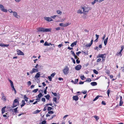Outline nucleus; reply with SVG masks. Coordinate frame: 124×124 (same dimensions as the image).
Wrapping results in <instances>:
<instances>
[{
  "instance_id": "obj_17",
  "label": "nucleus",
  "mask_w": 124,
  "mask_h": 124,
  "mask_svg": "<svg viewBox=\"0 0 124 124\" xmlns=\"http://www.w3.org/2000/svg\"><path fill=\"white\" fill-rule=\"evenodd\" d=\"M1 99L2 100H3L4 101H6V97L3 94L2 96V97Z\"/></svg>"
},
{
  "instance_id": "obj_31",
  "label": "nucleus",
  "mask_w": 124,
  "mask_h": 124,
  "mask_svg": "<svg viewBox=\"0 0 124 124\" xmlns=\"http://www.w3.org/2000/svg\"><path fill=\"white\" fill-rule=\"evenodd\" d=\"M100 96L98 95L93 100V101H94L97 99Z\"/></svg>"
},
{
  "instance_id": "obj_27",
  "label": "nucleus",
  "mask_w": 124,
  "mask_h": 124,
  "mask_svg": "<svg viewBox=\"0 0 124 124\" xmlns=\"http://www.w3.org/2000/svg\"><path fill=\"white\" fill-rule=\"evenodd\" d=\"M93 72L94 73H95L96 74H98V72L96 70H95V69L93 70Z\"/></svg>"
},
{
  "instance_id": "obj_42",
  "label": "nucleus",
  "mask_w": 124,
  "mask_h": 124,
  "mask_svg": "<svg viewBox=\"0 0 124 124\" xmlns=\"http://www.w3.org/2000/svg\"><path fill=\"white\" fill-rule=\"evenodd\" d=\"M48 113L49 114H53L54 113V112L52 111H49Z\"/></svg>"
},
{
  "instance_id": "obj_50",
  "label": "nucleus",
  "mask_w": 124,
  "mask_h": 124,
  "mask_svg": "<svg viewBox=\"0 0 124 124\" xmlns=\"http://www.w3.org/2000/svg\"><path fill=\"white\" fill-rule=\"evenodd\" d=\"M8 11L10 13H13V12L12 10L11 9H8Z\"/></svg>"
},
{
  "instance_id": "obj_61",
  "label": "nucleus",
  "mask_w": 124,
  "mask_h": 124,
  "mask_svg": "<svg viewBox=\"0 0 124 124\" xmlns=\"http://www.w3.org/2000/svg\"><path fill=\"white\" fill-rule=\"evenodd\" d=\"M118 97H120V101H122V96H120V95H119V96H118Z\"/></svg>"
},
{
  "instance_id": "obj_36",
  "label": "nucleus",
  "mask_w": 124,
  "mask_h": 124,
  "mask_svg": "<svg viewBox=\"0 0 124 124\" xmlns=\"http://www.w3.org/2000/svg\"><path fill=\"white\" fill-rule=\"evenodd\" d=\"M18 108V107H17L16 108H15L14 109V111L16 113L17 112V109Z\"/></svg>"
},
{
  "instance_id": "obj_34",
  "label": "nucleus",
  "mask_w": 124,
  "mask_h": 124,
  "mask_svg": "<svg viewBox=\"0 0 124 124\" xmlns=\"http://www.w3.org/2000/svg\"><path fill=\"white\" fill-rule=\"evenodd\" d=\"M9 82H10V84H11V87L12 86H14L13 83V82L11 80H9Z\"/></svg>"
},
{
  "instance_id": "obj_55",
  "label": "nucleus",
  "mask_w": 124,
  "mask_h": 124,
  "mask_svg": "<svg viewBox=\"0 0 124 124\" xmlns=\"http://www.w3.org/2000/svg\"><path fill=\"white\" fill-rule=\"evenodd\" d=\"M101 104L103 105H105L106 104L105 101H102V102Z\"/></svg>"
},
{
  "instance_id": "obj_44",
  "label": "nucleus",
  "mask_w": 124,
  "mask_h": 124,
  "mask_svg": "<svg viewBox=\"0 0 124 124\" xmlns=\"http://www.w3.org/2000/svg\"><path fill=\"white\" fill-rule=\"evenodd\" d=\"M52 109V108L51 107H48V108H47V110L48 111H49V110H51Z\"/></svg>"
},
{
  "instance_id": "obj_11",
  "label": "nucleus",
  "mask_w": 124,
  "mask_h": 124,
  "mask_svg": "<svg viewBox=\"0 0 124 124\" xmlns=\"http://www.w3.org/2000/svg\"><path fill=\"white\" fill-rule=\"evenodd\" d=\"M78 97L77 96H73V99L75 101H77L78 99Z\"/></svg>"
},
{
  "instance_id": "obj_10",
  "label": "nucleus",
  "mask_w": 124,
  "mask_h": 124,
  "mask_svg": "<svg viewBox=\"0 0 124 124\" xmlns=\"http://www.w3.org/2000/svg\"><path fill=\"white\" fill-rule=\"evenodd\" d=\"M105 54H99L98 55V57H101L102 58H103L104 57H105Z\"/></svg>"
},
{
  "instance_id": "obj_41",
  "label": "nucleus",
  "mask_w": 124,
  "mask_h": 124,
  "mask_svg": "<svg viewBox=\"0 0 124 124\" xmlns=\"http://www.w3.org/2000/svg\"><path fill=\"white\" fill-rule=\"evenodd\" d=\"M58 16L57 15H55L51 16V18H52L53 19H54L56 16Z\"/></svg>"
},
{
  "instance_id": "obj_35",
  "label": "nucleus",
  "mask_w": 124,
  "mask_h": 124,
  "mask_svg": "<svg viewBox=\"0 0 124 124\" xmlns=\"http://www.w3.org/2000/svg\"><path fill=\"white\" fill-rule=\"evenodd\" d=\"M91 45H92L90 43H89L88 44H86V45L85 46L87 47H90Z\"/></svg>"
},
{
  "instance_id": "obj_1",
  "label": "nucleus",
  "mask_w": 124,
  "mask_h": 124,
  "mask_svg": "<svg viewBox=\"0 0 124 124\" xmlns=\"http://www.w3.org/2000/svg\"><path fill=\"white\" fill-rule=\"evenodd\" d=\"M90 8L85 6H83L81 7V9H79L78 10L77 13L80 14H86L88 13L90 10Z\"/></svg>"
},
{
  "instance_id": "obj_51",
  "label": "nucleus",
  "mask_w": 124,
  "mask_h": 124,
  "mask_svg": "<svg viewBox=\"0 0 124 124\" xmlns=\"http://www.w3.org/2000/svg\"><path fill=\"white\" fill-rule=\"evenodd\" d=\"M41 100L44 102H45L46 101L45 99V98H43Z\"/></svg>"
},
{
  "instance_id": "obj_64",
  "label": "nucleus",
  "mask_w": 124,
  "mask_h": 124,
  "mask_svg": "<svg viewBox=\"0 0 124 124\" xmlns=\"http://www.w3.org/2000/svg\"><path fill=\"white\" fill-rule=\"evenodd\" d=\"M95 36L96 39H98L99 38V36L96 34L95 35Z\"/></svg>"
},
{
  "instance_id": "obj_52",
  "label": "nucleus",
  "mask_w": 124,
  "mask_h": 124,
  "mask_svg": "<svg viewBox=\"0 0 124 124\" xmlns=\"http://www.w3.org/2000/svg\"><path fill=\"white\" fill-rule=\"evenodd\" d=\"M48 78H49V80L51 81L52 80V78L51 76H49L48 77Z\"/></svg>"
},
{
  "instance_id": "obj_22",
  "label": "nucleus",
  "mask_w": 124,
  "mask_h": 124,
  "mask_svg": "<svg viewBox=\"0 0 124 124\" xmlns=\"http://www.w3.org/2000/svg\"><path fill=\"white\" fill-rule=\"evenodd\" d=\"M40 110H37L35 111L33 113L34 114H36L37 113H39Z\"/></svg>"
},
{
  "instance_id": "obj_5",
  "label": "nucleus",
  "mask_w": 124,
  "mask_h": 124,
  "mask_svg": "<svg viewBox=\"0 0 124 124\" xmlns=\"http://www.w3.org/2000/svg\"><path fill=\"white\" fill-rule=\"evenodd\" d=\"M4 7L3 5L1 4H0V8L1 10L2 11L7 12L8 11V10L7 9L4 8Z\"/></svg>"
},
{
  "instance_id": "obj_8",
  "label": "nucleus",
  "mask_w": 124,
  "mask_h": 124,
  "mask_svg": "<svg viewBox=\"0 0 124 124\" xmlns=\"http://www.w3.org/2000/svg\"><path fill=\"white\" fill-rule=\"evenodd\" d=\"M81 67L82 66L81 65H78L76 66L75 67V69L77 70H78L81 69Z\"/></svg>"
},
{
  "instance_id": "obj_60",
  "label": "nucleus",
  "mask_w": 124,
  "mask_h": 124,
  "mask_svg": "<svg viewBox=\"0 0 124 124\" xmlns=\"http://www.w3.org/2000/svg\"><path fill=\"white\" fill-rule=\"evenodd\" d=\"M79 59V58H78V59H77L76 60V62L77 63H79L80 62V61H78V59Z\"/></svg>"
},
{
  "instance_id": "obj_46",
  "label": "nucleus",
  "mask_w": 124,
  "mask_h": 124,
  "mask_svg": "<svg viewBox=\"0 0 124 124\" xmlns=\"http://www.w3.org/2000/svg\"><path fill=\"white\" fill-rule=\"evenodd\" d=\"M78 79H76L75 80V82L74 83V84H76L78 82Z\"/></svg>"
},
{
  "instance_id": "obj_19",
  "label": "nucleus",
  "mask_w": 124,
  "mask_h": 124,
  "mask_svg": "<svg viewBox=\"0 0 124 124\" xmlns=\"http://www.w3.org/2000/svg\"><path fill=\"white\" fill-rule=\"evenodd\" d=\"M22 104L21 105V107L24 106L25 105V101L23 100H22Z\"/></svg>"
},
{
  "instance_id": "obj_32",
  "label": "nucleus",
  "mask_w": 124,
  "mask_h": 124,
  "mask_svg": "<svg viewBox=\"0 0 124 124\" xmlns=\"http://www.w3.org/2000/svg\"><path fill=\"white\" fill-rule=\"evenodd\" d=\"M38 90V89H34V90L32 91V92L33 93H36Z\"/></svg>"
},
{
  "instance_id": "obj_14",
  "label": "nucleus",
  "mask_w": 124,
  "mask_h": 124,
  "mask_svg": "<svg viewBox=\"0 0 124 124\" xmlns=\"http://www.w3.org/2000/svg\"><path fill=\"white\" fill-rule=\"evenodd\" d=\"M77 43V42L76 41L72 43L70 46L72 47H74L75 45H76Z\"/></svg>"
},
{
  "instance_id": "obj_20",
  "label": "nucleus",
  "mask_w": 124,
  "mask_h": 124,
  "mask_svg": "<svg viewBox=\"0 0 124 124\" xmlns=\"http://www.w3.org/2000/svg\"><path fill=\"white\" fill-rule=\"evenodd\" d=\"M34 73L38 72L39 71L38 69H32Z\"/></svg>"
},
{
  "instance_id": "obj_3",
  "label": "nucleus",
  "mask_w": 124,
  "mask_h": 124,
  "mask_svg": "<svg viewBox=\"0 0 124 124\" xmlns=\"http://www.w3.org/2000/svg\"><path fill=\"white\" fill-rule=\"evenodd\" d=\"M19 105V102L18 101V100L17 99H15L13 103L12 106V108H14L16 107V106Z\"/></svg>"
},
{
  "instance_id": "obj_33",
  "label": "nucleus",
  "mask_w": 124,
  "mask_h": 124,
  "mask_svg": "<svg viewBox=\"0 0 124 124\" xmlns=\"http://www.w3.org/2000/svg\"><path fill=\"white\" fill-rule=\"evenodd\" d=\"M59 25L61 26L64 27V23H61L59 24Z\"/></svg>"
},
{
  "instance_id": "obj_53",
  "label": "nucleus",
  "mask_w": 124,
  "mask_h": 124,
  "mask_svg": "<svg viewBox=\"0 0 124 124\" xmlns=\"http://www.w3.org/2000/svg\"><path fill=\"white\" fill-rule=\"evenodd\" d=\"M84 78H85V77L84 76V75H83L82 76H81V78L82 80H84Z\"/></svg>"
},
{
  "instance_id": "obj_6",
  "label": "nucleus",
  "mask_w": 124,
  "mask_h": 124,
  "mask_svg": "<svg viewBox=\"0 0 124 124\" xmlns=\"http://www.w3.org/2000/svg\"><path fill=\"white\" fill-rule=\"evenodd\" d=\"M44 19L48 22L53 21V19L51 17H44Z\"/></svg>"
},
{
  "instance_id": "obj_56",
  "label": "nucleus",
  "mask_w": 124,
  "mask_h": 124,
  "mask_svg": "<svg viewBox=\"0 0 124 124\" xmlns=\"http://www.w3.org/2000/svg\"><path fill=\"white\" fill-rule=\"evenodd\" d=\"M52 103L49 104H47L46 105V106L47 107L48 105H50V106H52Z\"/></svg>"
},
{
  "instance_id": "obj_28",
  "label": "nucleus",
  "mask_w": 124,
  "mask_h": 124,
  "mask_svg": "<svg viewBox=\"0 0 124 124\" xmlns=\"http://www.w3.org/2000/svg\"><path fill=\"white\" fill-rule=\"evenodd\" d=\"M43 96V95H42V94L40 93H39V94L38 95V97L39 98H40L41 97Z\"/></svg>"
},
{
  "instance_id": "obj_57",
  "label": "nucleus",
  "mask_w": 124,
  "mask_h": 124,
  "mask_svg": "<svg viewBox=\"0 0 124 124\" xmlns=\"http://www.w3.org/2000/svg\"><path fill=\"white\" fill-rule=\"evenodd\" d=\"M71 52L72 53V54L73 55H75V53H74V52L72 50L71 51Z\"/></svg>"
},
{
  "instance_id": "obj_13",
  "label": "nucleus",
  "mask_w": 124,
  "mask_h": 124,
  "mask_svg": "<svg viewBox=\"0 0 124 124\" xmlns=\"http://www.w3.org/2000/svg\"><path fill=\"white\" fill-rule=\"evenodd\" d=\"M6 108V107L5 106L3 108L1 109L2 113L3 114L5 112V109Z\"/></svg>"
},
{
  "instance_id": "obj_15",
  "label": "nucleus",
  "mask_w": 124,
  "mask_h": 124,
  "mask_svg": "<svg viewBox=\"0 0 124 124\" xmlns=\"http://www.w3.org/2000/svg\"><path fill=\"white\" fill-rule=\"evenodd\" d=\"M56 13L58 14H59L60 15H61L62 13V12L61 11L59 10H57L56 11Z\"/></svg>"
},
{
  "instance_id": "obj_30",
  "label": "nucleus",
  "mask_w": 124,
  "mask_h": 124,
  "mask_svg": "<svg viewBox=\"0 0 124 124\" xmlns=\"http://www.w3.org/2000/svg\"><path fill=\"white\" fill-rule=\"evenodd\" d=\"M107 43V41L105 39L104 40V43L105 46H106Z\"/></svg>"
},
{
  "instance_id": "obj_21",
  "label": "nucleus",
  "mask_w": 124,
  "mask_h": 124,
  "mask_svg": "<svg viewBox=\"0 0 124 124\" xmlns=\"http://www.w3.org/2000/svg\"><path fill=\"white\" fill-rule=\"evenodd\" d=\"M9 46V45H5L3 44H2L1 45V46L2 47H8Z\"/></svg>"
},
{
  "instance_id": "obj_40",
  "label": "nucleus",
  "mask_w": 124,
  "mask_h": 124,
  "mask_svg": "<svg viewBox=\"0 0 124 124\" xmlns=\"http://www.w3.org/2000/svg\"><path fill=\"white\" fill-rule=\"evenodd\" d=\"M55 75V73H52L51 75V76L52 77H54V76Z\"/></svg>"
},
{
  "instance_id": "obj_16",
  "label": "nucleus",
  "mask_w": 124,
  "mask_h": 124,
  "mask_svg": "<svg viewBox=\"0 0 124 124\" xmlns=\"http://www.w3.org/2000/svg\"><path fill=\"white\" fill-rule=\"evenodd\" d=\"M91 84L93 86H95L97 85V83L95 82H91Z\"/></svg>"
},
{
  "instance_id": "obj_45",
  "label": "nucleus",
  "mask_w": 124,
  "mask_h": 124,
  "mask_svg": "<svg viewBox=\"0 0 124 124\" xmlns=\"http://www.w3.org/2000/svg\"><path fill=\"white\" fill-rule=\"evenodd\" d=\"M57 99L55 97H54L53 98V101H55V102H56Z\"/></svg>"
},
{
  "instance_id": "obj_54",
  "label": "nucleus",
  "mask_w": 124,
  "mask_h": 124,
  "mask_svg": "<svg viewBox=\"0 0 124 124\" xmlns=\"http://www.w3.org/2000/svg\"><path fill=\"white\" fill-rule=\"evenodd\" d=\"M46 122L45 120L43 121L41 123V124H45L46 123Z\"/></svg>"
},
{
  "instance_id": "obj_24",
  "label": "nucleus",
  "mask_w": 124,
  "mask_h": 124,
  "mask_svg": "<svg viewBox=\"0 0 124 124\" xmlns=\"http://www.w3.org/2000/svg\"><path fill=\"white\" fill-rule=\"evenodd\" d=\"M24 97L25 99V101H28V98L27 97L26 95H24Z\"/></svg>"
},
{
  "instance_id": "obj_62",
  "label": "nucleus",
  "mask_w": 124,
  "mask_h": 124,
  "mask_svg": "<svg viewBox=\"0 0 124 124\" xmlns=\"http://www.w3.org/2000/svg\"><path fill=\"white\" fill-rule=\"evenodd\" d=\"M110 91L109 90H108L107 91V94H108V96H109V94L110 92Z\"/></svg>"
},
{
  "instance_id": "obj_63",
  "label": "nucleus",
  "mask_w": 124,
  "mask_h": 124,
  "mask_svg": "<svg viewBox=\"0 0 124 124\" xmlns=\"http://www.w3.org/2000/svg\"><path fill=\"white\" fill-rule=\"evenodd\" d=\"M52 94H53L55 96H57V94L56 93H54L53 92H52Z\"/></svg>"
},
{
  "instance_id": "obj_23",
  "label": "nucleus",
  "mask_w": 124,
  "mask_h": 124,
  "mask_svg": "<svg viewBox=\"0 0 124 124\" xmlns=\"http://www.w3.org/2000/svg\"><path fill=\"white\" fill-rule=\"evenodd\" d=\"M71 24L70 23H64V27L67 26Z\"/></svg>"
},
{
  "instance_id": "obj_43",
  "label": "nucleus",
  "mask_w": 124,
  "mask_h": 124,
  "mask_svg": "<svg viewBox=\"0 0 124 124\" xmlns=\"http://www.w3.org/2000/svg\"><path fill=\"white\" fill-rule=\"evenodd\" d=\"M62 46H63L62 43L61 44H60L59 45H58V46L59 48H60Z\"/></svg>"
},
{
  "instance_id": "obj_7",
  "label": "nucleus",
  "mask_w": 124,
  "mask_h": 124,
  "mask_svg": "<svg viewBox=\"0 0 124 124\" xmlns=\"http://www.w3.org/2000/svg\"><path fill=\"white\" fill-rule=\"evenodd\" d=\"M17 54L18 55H24V53L20 50L17 49Z\"/></svg>"
},
{
  "instance_id": "obj_2",
  "label": "nucleus",
  "mask_w": 124,
  "mask_h": 124,
  "mask_svg": "<svg viewBox=\"0 0 124 124\" xmlns=\"http://www.w3.org/2000/svg\"><path fill=\"white\" fill-rule=\"evenodd\" d=\"M37 32H51V29L50 28H45L42 27H39L37 28Z\"/></svg>"
},
{
  "instance_id": "obj_49",
  "label": "nucleus",
  "mask_w": 124,
  "mask_h": 124,
  "mask_svg": "<svg viewBox=\"0 0 124 124\" xmlns=\"http://www.w3.org/2000/svg\"><path fill=\"white\" fill-rule=\"evenodd\" d=\"M121 53V52L120 51V52L118 53H117L116 54L117 55H120V56H121L122 55V54Z\"/></svg>"
},
{
  "instance_id": "obj_29",
  "label": "nucleus",
  "mask_w": 124,
  "mask_h": 124,
  "mask_svg": "<svg viewBox=\"0 0 124 124\" xmlns=\"http://www.w3.org/2000/svg\"><path fill=\"white\" fill-rule=\"evenodd\" d=\"M44 45L45 46H49V44L47 42H46L44 44Z\"/></svg>"
},
{
  "instance_id": "obj_26",
  "label": "nucleus",
  "mask_w": 124,
  "mask_h": 124,
  "mask_svg": "<svg viewBox=\"0 0 124 124\" xmlns=\"http://www.w3.org/2000/svg\"><path fill=\"white\" fill-rule=\"evenodd\" d=\"M11 87L12 88V90H14L15 91V93H16V90L15 88L14 87V86H12Z\"/></svg>"
},
{
  "instance_id": "obj_39",
  "label": "nucleus",
  "mask_w": 124,
  "mask_h": 124,
  "mask_svg": "<svg viewBox=\"0 0 124 124\" xmlns=\"http://www.w3.org/2000/svg\"><path fill=\"white\" fill-rule=\"evenodd\" d=\"M123 102L122 101H120L119 103V105L120 106H121L122 104H123Z\"/></svg>"
},
{
  "instance_id": "obj_12",
  "label": "nucleus",
  "mask_w": 124,
  "mask_h": 124,
  "mask_svg": "<svg viewBox=\"0 0 124 124\" xmlns=\"http://www.w3.org/2000/svg\"><path fill=\"white\" fill-rule=\"evenodd\" d=\"M40 75L39 72L37 73L35 76V77L36 78H38Z\"/></svg>"
},
{
  "instance_id": "obj_37",
  "label": "nucleus",
  "mask_w": 124,
  "mask_h": 124,
  "mask_svg": "<svg viewBox=\"0 0 124 124\" xmlns=\"http://www.w3.org/2000/svg\"><path fill=\"white\" fill-rule=\"evenodd\" d=\"M94 117L96 119V120H98L99 118L98 116H94Z\"/></svg>"
},
{
  "instance_id": "obj_59",
  "label": "nucleus",
  "mask_w": 124,
  "mask_h": 124,
  "mask_svg": "<svg viewBox=\"0 0 124 124\" xmlns=\"http://www.w3.org/2000/svg\"><path fill=\"white\" fill-rule=\"evenodd\" d=\"M101 58H99L97 60V62H99L101 61Z\"/></svg>"
},
{
  "instance_id": "obj_9",
  "label": "nucleus",
  "mask_w": 124,
  "mask_h": 124,
  "mask_svg": "<svg viewBox=\"0 0 124 124\" xmlns=\"http://www.w3.org/2000/svg\"><path fill=\"white\" fill-rule=\"evenodd\" d=\"M13 15L15 17L17 18H19L20 17L19 16L17 15V13L16 12H13Z\"/></svg>"
},
{
  "instance_id": "obj_47",
  "label": "nucleus",
  "mask_w": 124,
  "mask_h": 124,
  "mask_svg": "<svg viewBox=\"0 0 124 124\" xmlns=\"http://www.w3.org/2000/svg\"><path fill=\"white\" fill-rule=\"evenodd\" d=\"M80 53H81V52L80 51H79L78 52L76 53V54L77 56H79V54Z\"/></svg>"
},
{
  "instance_id": "obj_4",
  "label": "nucleus",
  "mask_w": 124,
  "mask_h": 124,
  "mask_svg": "<svg viewBox=\"0 0 124 124\" xmlns=\"http://www.w3.org/2000/svg\"><path fill=\"white\" fill-rule=\"evenodd\" d=\"M63 73L65 75H67L69 72V69L67 66H66L62 70Z\"/></svg>"
},
{
  "instance_id": "obj_48",
  "label": "nucleus",
  "mask_w": 124,
  "mask_h": 124,
  "mask_svg": "<svg viewBox=\"0 0 124 124\" xmlns=\"http://www.w3.org/2000/svg\"><path fill=\"white\" fill-rule=\"evenodd\" d=\"M71 60H72V62H73V63L74 64H75V63L76 62H75V60L72 58H71Z\"/></svg>"
},
{
  "instance_id": "obj_38",
  "label": "nucleus",
  "mask_w": 124,
  "mask_h": 124,
  "mask_svg": "<svg viewBox=\"0 0 124 124\" xmlns=\"http://www.w3.org/2000/svg\"><path fill=\"white\" fill-rule=\"evenodd\" d=\"M91 81V80L90 78H87L86 80L85 81H88V82H90Z\"/></svg>"
},
{
  "instance_id": "obj_18",
  "label": "nucleus",
  "mask_w": 124,
  "mask_h": 124,
  "mask_svg": "<svg viewBox=\"0 0 124 124\" xmlns=\"http://www.w3.org/2000/svg\"><path fill=\"white\" fill-rule=\"evenodd\" d=\"M44 96L46 99H47L48 100L50 98V96L48 94L47 95L45 96Z\"/></svg>"
},
{
  "instance_id": "obj_58",
  "label": "nucleus",
  "mask_w": 124,
  "mask_h": 124,
  "mask_svg": "<svg viewBox=\"0 0 124 124\" xmlns=\"http://www.w3.org/2000/svg\"><path fill=\"white\" fill-rule=\"evenodd\" d=\"M55 29L57 31L59 30H60V28L59 27H58L57 28H56Z\"/></svg>"
},
{
  "instance_id": "obj_25",
  "label": "nucleus",
  "mask_w": 124,
  "mask_h": 124,
  "mask_svg": "<svg viewBox=\"0 0 124 124\" xmlns=\"http://www.w3.org/2000/svg\"><path fill=\"white\" fill-rule=\"evenodd\" d=\"M98 1V0H94L93 2H92V4L94 5L96 2Z\"/></svg>"
}]
</instances>
